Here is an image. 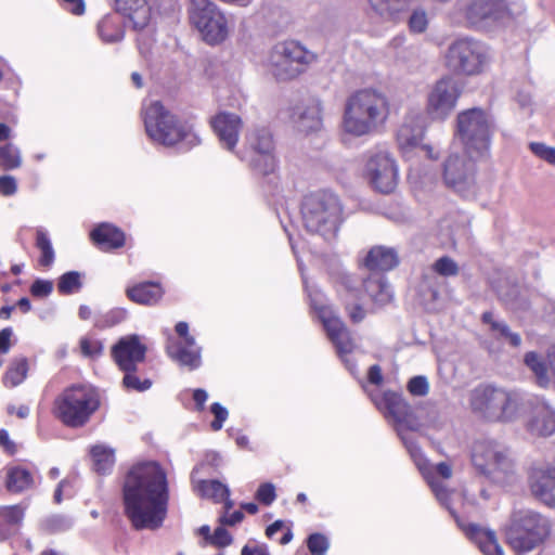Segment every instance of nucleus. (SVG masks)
Wrapping results in <instances>:
<instances>
[{"label":"nucleus","instance_id":"obj_1","mask_svg":"<svg viewBox=\"0 0 555 555\" xmlns=\"http://www.w3.org/2000/svg\"><path fill=\"white\" fill-rule=\"evenodd\" d=\"M122 499L125 514L135 529H158L168 509L167 470L155 461L137 463L125 478Z\"/></svg>","mask_w":555,"mask_h":555},{"label":"nucleus","instance_id":"obj_2","mask_svg":"<svg viewBox=\"0 0 555 555\" xmlns=\"http://www.w3.org/2000/svg\"><path fill=\"white\" fill-rule=\"evenodd\" d=\"M373 401L379 410L386 411L393 417L398 425L399 435L437 500L452 512L449 505L450 492L444 485L438 480V477L443 479H450L452 477L453 470L451 464L440 462L436 465H429L420 447L415 442L409 441L402 435L403 428L411 430H417L420 428V423L414 417L411 406L398 393L392 391H385L380 398H373Z\"/></svg>","mask_w":555,"mask_h":555},{"label":"nucleus","instance_id":"obj_3","mask_svg":"<svg viewBox=\"0 0 555 555\" xmlns=\"http://www.w3.org/2000/svg\"><path fill=\"white\" fill-rule=\"evenodd\" d=\"M388 96L377 89H362L351 94L345 104L341 128L354 138L376 131L388 119Z\"/></svg>","mask_w":555,"mask_h":555},{"label":"nucleus","instance_id":"obj_4","mask_svg":"<svg viewBox=\"0 0 555 555\" xmlns=\"http://www.w3.org/2000/svg\"><path fill=\"white\" fill-rule=\"evenodd\" d=\"M144 126L149 138L165 146L181 143L193 147L202 141L193 124L180 120L158 101L145 107Z\"/></svg>","mask_w":555,"mask_h":555},{"label":"nucleus","instance_id":"obj_5","mask_svg":"<svg viewBox=\"0 0 555 555\" xmlns=\"http://www.w3.org/2000/svg\"><path fill=\"white\" fill-rule=\"evenodd\" d=\"M470 410L489 422H513L520 413L524 399L518 391L480 385L469 392Z\"/></svg>","mask_w":555,"mask_h":555},{"label":"nucleus","instance_id":"obj_6","mask_svg":"<svg viewBox=\"0 0 555 555\" xmlns=\"http://www.w3.org/2000/svg\"><path fill=\"white\" fill-rule=\"evenodd\" d=\"M548 521L532 509H515L508 525L505 526L507 544L517 555L534 550L548 534Z\"/></svg>","mask_w":555,"mask_h":555},{"label":"nucleus","instance_id":"obj_7","mask_svg":"<svg viewBox=\"0 0 555 555\" xmlns=\"http://www.w3.org/2000/svg\"><path fill=\"white\" fill-rule=\"evenodd\" d=\"M304 224L308 231L333 237L341 217L338 197L327 191H320L305 197L301 205Z\"/></svg>","mask_w":555,"mask_h":555},{"label":"nucleus","instance_id":"obj_8","mask_svg":"<svg viewBox=\"0 0 555 555\" xmlns=\"http://www.w3.org/2000/svg\"><path fill=\"white\" fill-rule=\"evenodd\" d=\"M472 462L475 468L492 482L507 486L516 481V469L505 447L494 440L474 443Z\"/></svg>","mask_w":555,"mask_h":555},{"label":"nucleus","instance_id":"obj_9","mask_svg":"<svg viewBox=\"0 0 555 555\" xmlns=\"http://www.w3.org/2000/svg\"><path fill=\"white\" fill-rule=\"evenodd\" d=\"M98 391L91 386H73L55 401V414L67 426L80 427L99 409Z\"/></svg>","mask_w":555,"mask_h":555},{"label":"nucleus","instance_id":"obj_10","mask_svg":"<svg viewBox=\"0 0 555 555\" xmlns=\"http://www.w3.org/2000/svg\"><path fill=\"white\" fill-rule=\"evenodd\" d=\"M457 137L465 153L483 156L489 151L493 121L481 108H470L457 115Z\"/></svg>","mask_w":555,"mask_h":555},{"label":"nucleus","instance_id":"obj_11","mask_svg":"<svg viewBox=\"0 0 555 555\" xmlns=\"http://www.w3.org/2000/svg\"><path fill=\"white\" fill-rule=\"evenodd\" d=\"M456 7L466 22L474 26L513 18L525 9L518 0H459Z\"/></svg>","mask_w":555,"mask_h":555},{"label":"nucleus","instance_id":"obj_12","mask_svg":"<svg viewBox=\"0 0 555 555\" xmlns=\"http://www.w3.org/2000/svg\"><path fill=\"white\" fill-rule=\"evenodd\" d=\"M488 61V48L483 43L470 38L454 40L444 53L446 66L460 75H478L482 73Z\"/></svg>","mask_w":555,"mask_h":555},{"label":"nucleus","instance_id":"obj_13","mask_svg":"<svg viewBox=\"0 0 555 555\" xmlns=\"http://www.w3.org/2000/svg\"><path fill=\"white\" fill-rule=\"evenodd\" d=\"M189 16L192 25L208 44H219L230 34L225 14L209 0H191Z\"/></svg>","mask_w":555,"mask_h":555},{"label":"nucleus","instance_id":"obj_14","mask_svg":"<svg viewBox=\"0 0 555 555\" xmlns=\"http://www.w3.org/2000/svg\"><path fill=\"white\" fill-rule=\"evenodd\" d=\"M314 60L313 53L296 41L275 44L269 53L267 67L280 80L297 77Z\"/></svg>","mask_w":555,"mask_h":555},{"label":"nucleus","instance_id":"obj_15","mask_svg":"<svg viewBox=\"0 0 555 555\" xmlns=\"http://www.w3.org/2000/svg\"><path fill=\"white\" fill-rule=\"evenodd\" d=\"M305 286L310 297L311 307L322 322L328 337L336 346L338 353L340 356L350 353L354 344L343 322L337 318L332 307L327 305L326 298L320 289L308 286L306 281Z\"/></svg>","mask_w":555,"mask_h":555},{"label":"nucleus","instance_id":"obj_16","mask_svg":"<svg viewBox=\"0 0 555 555\" xmlns=\"http://www.w3.org/2000/svg\"><path fill=\"white\" fill-rule=\"evenodd\" d=\"M364 177L375 191L389 194L398 185L399 168L397 160L385 149L372 151L365 162Z\"/></svg>","mask_w":555,"mask_h":555},{"label":"nucleus","instance_id":"obj_17","mask_svg":"<svg viewBox=\"0 0 555 555\" xmlns=\"http://www.w3.org/2000/svg\"><path fill=\"white\" fill-rule=\"evenodd\" d=\"M451 153L443 163V181L446 185L463 197H472L477 193L476 166L474 158Z\"/></svg>","mask_w":555,"mask_h":555},{"label":"nucleus","instance_id":"obj_18","mask_svg":"<svg viewBox=\"0 0 555 555\" xmlns=\"http://www.w3.org/2000/svg\"><path fill=\"white\" fill-rule=\"evenodd\" d=\"M460 89L454 79L444 77L429 90L426 102V115L431 120H444L456 106Z\"/></svg>","mask_w":555,"mask_h":555},{"label":"nucleus","instance_id":"obj_19","mask_svg":"<svg viewBox=\"0 0 555 555\" xmlns=\"http://www.w3.org/2000/svg\"><path fill=\"white\" fill-rule=\"evenodd\" d=\"M246 141L254 152L249 160L251 168L263 176L274 172L276 159L274 155V143L269 129L257 127L249 130L246 135Z\"/></svg>","mask_w":555,"mask_h":555},{"label":"nucleus","instance_id":"obj_20","mask_svg":"<svg viewBox=\"0 0 555 555\" xmlns=\"http://www.w3.org/2000/svg\"><path fill=\"white\" fill-rule=\"evenodd\" d=\"M525 428L532 437L546 438L555 434V408L543 399L530 403Z\"/></svg>","mask_w":555,"mask_h":555},{"label":"nucleus","instance_id":"obj_21","mask_svg":"<svg viewBox=\"0 0 555 555\" xmlns=\"http://www.w3.org/2000/svg\"><path fill=\"white\" fill-rule=\"evenodd\" d=\"M146 353V346L138 335L121 337L112 348V356L124 372L135 371L137 365L143 362Z\"/></svg>","mask_w":555,"mask_h":555},{"label":"nucleus","instance_id":"obj_22","mask_svg":"<svg viewBox=\"0 0 555 555\" xmlns=\"http://www.w3.org/2000/svg\"><path fill=\"white\" fill-rule=\"evenodd\" d=\"M211 127L221 146L233 151L243 127L241 117L234 113L221 112L211 119Z\"/></svg>","mask_w":555,"mask_h":555},{"label":"nucleus","instance_id":"obj_23","mask_svg":"<svg viewBox=\"0 0 555 555\" xmlns=\"http://www.w3.org/2000/svg\"><path fill=\"white\" fill-rule=\"evenodd\" d=\"M426 129L425 117L418 112H409L397 133L399 147L406 152L422 143Z\"/></svg>","mask_w":555,"mask_h":555},{"label":"nucleus","instance_id":"obj_24","mask_svg":"<svg viewBox=\"0 0 555 555\" xmlns=\"http://www.w3.org/2000/svg\"><path fill=\"white\" fill-rule=\"evenodd\" d=\"M531 493L547 505L555 504V468L541 466L532 469L529 477Z\"/></svg>","mask_w":555,"mask_h":555},{"label":"nucleus","instance_id":"obj_25","mask_svg":"<svg viewBox=\"0 0 555 555\" xmlns=\"http://www.w3.org/2000/svg\"><path fill=\"white\" fill-rule=\"evenodd\" d=\"M322 103L318 99L308 100L296 106L293 113V119L301 132L319 131L323 126Z\"/></svg>","mask_w":555,"mask_h":555},{"label":"nucleus","instance_id":"obj_26","mask_svg":"<svg viewBox=\"0 0 555 555\" xmlns=\"http://www.w3.org/2000/svg\"><path fill=\"white\" fill-rule=\"evenodd\" d=\"M392 64L400 70H409L418 62V51L413 44H406V36L398 34L387 43Z\"/></svg>","mask_w":555,"mask_h":555},{"label":"nucleus","instance_id":"obj_27","mask_svg":"<svg viewBox=\"0 0 555 555\" xmlns=\"http://www.w3.org/2000/svg\"><path fill=\"white\" fill-rule=\"evenodd\" d=\"M369 4L382 21L398 25L409 11L411 0H369Z\"/></svg>","mask_w":555,"mask_h":555},{"label":"nucleus","instance_id":"obj_28","mask_svg":"<svg viewBox=\"0 0 555 555\" xmlns=\"http://www.w3.org/2000/svg\"><path fill=\"white\" fill-rule=\"evenodd\" d=\"M192 482L194 490L205 499L212 500L216 503L224 501V508L231 509L233 502L229 499V487L219 480H195L192 474Z\"/></svg>","mask_w":555,"mask_h":555},{"label":"nucleus","instance_id":"obj_29","mask_svg":"<svg viewBox=\"0 0 555 555\" xmlns=\"http://www.w3.org/2000/svg\"><path fill=\"white\" fill-rule=\"evenodd\" d=\"M167 353L172 360L191 371L196 370L202 364L201 348L195 341L192 346H188L184 343L169 341Z\"/></svg>","mask_w":555,"mask_h":555},{"label":"nucleus","instance_id":"obj_30","mask_svg":"<svg viewBox=\"0 0 555 555\" xmlns=\"http://www.w3.org/2000/svg\"><path fill=\"white\" fill-rule=\"evenodd\" d=\"M118 12L127 15L133 27L144 28L151 16V10L145 0H113Z\"/></svg>","mask_w":555,"mask_h":555},{"label":"nucleus","instance_id":"obj_31","mask_svg":"<svg viewBox=\"0 0 555 555\" xmlns=\"http://www.w3.org/2000/svg\"><path fill=\"white\" fill-rule=\"evenodd\" d=\"M399 263L397 251L385 246H375L370 249L364 266L372 271H388Z\"/></svg>","mask_w":555,"mask_h":555},{"label":"nucleus","instance_id":"obj_32","mask_svg":"<svg viewBox=\"0 0 555 555\" xmlns=\"http://www.w3.org/2000/svg\"><path fill=\"white\" fill-rule=\"evenodd\" d=\"M163 294L162 286L154 282H143L126 288V295L131 301L144 306L157 304Z\"/></svg>","mask_w":555,"mask_h":555},{"label":"nucleus","instance_id":"obj_33","mask_svg":"<svg viewBox=\"0 0 555 555\" xmlns=\"http://www.w3.org/2000/svg\"><path fill=\"white\" fill-rule=\"evenodd\" d=\"M464 530L485 555H503V550L494 531L480 528L474 524L468 525Z\"/></svg>","mask_w":555,"mask_h":555},{"label":"nucleus","instance_id":"obj_34","mask_svg":"<svg viewBox=\"0 0 555 555\" xmlns=\"http://www.w3.org/2000/svg\"><path fill=\"white\" fill-rule=\"evenodd\" d=\"M91 238L104 250L119 248L125 244L124 233L119 229L106 223L95 228L91 232Z\"/></svg>","mask_w":555,"mask_h":555},{"label":"nucleus","instance_id":"obj_35","mask_svg":"<svg viewBox=\"0 0 555 555\" xmlns=\"http://www.w3.org/2000/svg\"><path fill=\"white\" fill-rule=\"evenodd\" d=\"M524 362L540 387L547 388L551 386L553 380L548 372V362L546 363L542 356L534 351H529L525 354Z\"/></svg>","mask_w":555,"mask_h":555},{"label":"nucleus","instance_id":"obj_36","mask_svg":"<svg viewBox=\"0 0 555 555\" xmlns=\"http://www.w3.org/2000/svg\"><path fill=\"white\" fill-rule=\"evenodd\" d=\"M100 38L107 43L120 41L124 37L121 18L117 14L104 16L98 24Z\"/></svg>","mask_w":555,"mask_h":555},{"label":"nucleus","instance_id":"obj_37","mask_svg":"<svg viewBox=\"0 0 555 555\" xmlns=\"http://www.w3.org/2000/svg\"><path fill=\"white\" fill-rule=\"evenodd\" d=\"M5 487L11 492H22L33 485V476L22 467L13 466L4 470Z\"/></svg>","mask_w":555,"mask_h":555},{"label":"nucleus","instance_id":"obj_38","mask_svg":"<svg viewBox=\"0 0 555 555\" xmlns=\"http://www.w3.org/2000/svg\"><path fill=\"white\" fill-rule=\"evenodd\" d=\"M28 369V360L25 357L14 358L4 373L3 385L10 388L21 385L27 377Z\"/></svg>","mask_w":555,"mask_h":555},{"label":"nucleus","instance_id":"obj_39","mask_svg":"<svg viewBox=\"0 0 555 555\" xmlns=\"http://www.w3.org/2000/svg\"><path fill=\"white\" fill-rule=\"evenodd\" d=\"M364 287L371 299L377 305H386L392 299V289L383 278L366 280Z\"/></svg>","mask_w":555,"mask_h":555},{"label":"nucleus","instance_id":"obj_40","mask_svg":"<svg viewBox=\"0 0 555 555\" xmlns=\"http://www.w3.org/2000/svg\"><path fill=\"white\" fill-rule=\"evenodd\" d=\"M24 509L20 505L0 507V539L9 534V527L21 524Z\"/></svg>","mask_w":555,"mask_h":555},{"label":"nucleus","instance_id":"obj_41","mask_svg":"<svg viewBox=\"0 0 555 555\" xmlns=\"http://www.w3.org/2000/svg\"><path fill=\"white\" fill-rule=\"evenodd\" d=\"M94 467L96 472L105 474L113 467L115 463L114 451L105 446H94L91 449Z\"/></svg>","mask_w":555,"mask_h":555},{"label":"nucleus","instance_id":"obj_42","mask_svg":"<svg viewBox=\"0 0 555 555\" xmlns=\"http://www.w3.org/2000/svg\"><path fill=\"white\" fill-rule=\"evenodd\" d=\"M485 323L491 326V330L496 333L500 337H504L513 347H518L521 344V338L517 333H512L507 325L494 320L491 312H485L482 315Z\"/></svg>","mask_w":555,"mask_h":555},{"label":"nucleus","instance_id":"obj_43","mask_svg":"<svg viewBox=\"0 0 555 555\" xmlns=\"http://www.w3.org/2000/svg\"><path fill=\"white\" fill-rule=\"evenodd\" d=\"M22 165L20 149L13 143L0 146V166L5 170L16 169Z\"/></svg>","mask_w":555,"mask_h":555},{"label":"nucleus","instance_id":"obj_44","mask_svg":"<svg viewBox=\"0 0 555 555\" xmlns=\"http://www.w3.org/2000/svg\"><path fill=\"white\" fill-rule=\"evenodd\" d=\"M36 245L41 251V257L39 259L40 264L43 267H50L54 261V250L47 232L42 229L37 230Z\"/></svg>","mask_w":555,"mask_h":555},{"label":"nucleus","instance_id":"obj_45","mask_svg":"<svg viewBox=\"0 0 555 555\" xmlns=\"http://www.w3.org/2000/svg\"><path fill=\"white\" fill-rule=\"evenodd\" d=\"M530 152L539 159L555 166V147L544 142L532 141L528 144Z\"/></svg>","mask_w":555,"mask_h":555},{"label":"nucleus","instance_id":"obj_46","mask_svg":"<svg viewBox=\"0 0 555 555\" xmlns=\"http://www.w3.org/2000/svg\"><path fill=\"white\" fill-rule=\"evenodd\" d=\"M81 287L80 273L70 271L64 273L59 281L57 288L62 294H72L79 291Z\"/></svg>","mask_w":555,"mask_h":555},{"label":"nucleus","instance_id":"obj_47","mask_svg":"<svg viewBox=\"0 0 555 555\" xmlns=\"http://www.w3.org/2000/svg\"><path fill=\"white\" fill-rule=\"evenodd\" d=\"M433 270L443 278H449L459 273V266L452 258L443 256L434 262Z\"/></svg>","mask_w":555,"mask_h":555},{"label":"nucleus","instance_id":"obj_48","mask_svg":"<svg viewBox=\"0 0 555 555\" xmlns=\"http://www.w3.org/2000/svg\"><path fill=\"white\" fill-rule=\"evenodd\" d=\"M409 29L413 34H422L428 27V16L423 9H416L409 17Z\"/></svg>","mask_w":555,"mask_h":555},{"label":"nucleus","instance_id":"obj_49","mask_svg":"<svg viewBox=\"0 0 555 555\" xmlns=\"http://www.w3.org/2000/svg\"><path fill=\"white\" fill-rule=\"evenodd\" d=\"M122 384L127 389L139 392L145 391L152 387V382L149 378L140 379L134 374V371L126 372Z\"/></svg>","mask_w":555,"mask_h":555},{"label":"nucleus","instance_id":"obj_50","mask_svg":"<svg viewBox=\"0 0 555 555\" xmlns=\"http://www.w3.org/2000/svg\"><path fill=\"white\" fill-rule=\"evenodd\" d=\"M308 548L313 555H324L328 548L326 537L320 533H313L308 539Z\"/></svg>","mask_w":555,"mask_h":555},{"label":"nucleus","instance_id":"obj_51","mask_svg":"<svg viewBox=\"0 0 555 555\" xmlns=\"http://www.w3.org/2000/svg\"><path fill=\"white\" fill-rule=\"evenodd\" d=\"M80 349L85 357L95 358L102 353L103 346L100 340L83 337L80 339Z\"/></svg>","mask_w":555,"mask_h":555},{"label":"nucleus","instance_id":"obj_52","mask_svg":"<svg viewBox=\"0 0 555 555\" xmlns=\"http://www.w3.org/2000/svg\"><path fill=\"white\" fill-rule=\"evenodd\" d=\"M408 390L413 396H426L429 390L427 378L422 375L412 377L408 383Z\"/></svg>","mask_w":555,"mask_h":555},{"label":"nucleus","instance_id":"obj_53","mask_svg":"<svg viewBox=\"0 0 555 555\" xmlns=\"http://www.w3.org/2000/svg\"><path fill=\"white\" fill-rule=\"evenodd\" d=\"M275 498V487L271 482L260 485L256 492V499L264 505L272 504Z\"/></svg>","mask_w":555,"mask_h":555},{"label":"nucleus","instance_id":"obj_54","mask_svg":"<svg viewBox=\"0 0 555 555\" xmlns=\"http://www.w3.org/2000/svg\"><path fill=\"white\" fill-rule=\"evenodd\" d=\"M210 410L215 416V420L211 422L210 426L212 430L218 431L222 428L224 421L228 418L229 412L218 402L212 403Z\"/></svg>","mask_w":555,"mask_h":555},{"label":"nucleus","instance_id":"obj_55","mask_svg":"<svg viewBox=\"0 0 555 555\" xmlns=\"http://www.w3.org/2000/svg\"><path fill=\"white\" fill-rule=\"evenodd\" d=\"M232 542V537L227 529L223 527L216 528L214 534L210 538V543L217 545L219 547H224L230 545Z\"/></svg>","mask_w":555,"mask_h":555},{"label":"nucleus","instance_id":"obj_56","mask_svg":"<svg viewBox=\"0 0 555 555\" xmlns=\"http://www.w3.org/2000/svg\"><path fill=\"white\" fill-rule=\"evenodd\" d=\"M72 525V519L63 515H54L48 519V527L53 531H65Z\"/></svg>","mask_w":555,"mask_h":555},{"label":"nucleus","instance_id":"obj_57","mask_svg":"<svg viewBox=\"0 0 555 555\" xmlns=\"http://www.w3.org/2000/svg\"><path fill=\"white\" fill-rule=\"evenodd\" d=\"M17 191V183L13 176L0 177V194L3 196L14 195Z\"/></svg>","mask_w":555,"mask_h":555},{"label":"nucleus","instance_id":"obj_58","mask_svg":"<svg viewBox=\"0 0 555 555\" xmlns=\"http://www.w3.org/2000/svg\"><path fill=\"white\" fill-rule=\"evenodd\" d=\"M53 289V284L46 280H36L30 288V292L36 297H46L50 295Z\"/></svg>","mask_w":555,"mask_h":555},{"label":"nucleus","instance_id":"obj_59","mask_svg":"<svg viewBox=\"0 0 555 555\" xmlns=\"http://www.w3.org/2000/svg\"><path fill=\"white\" fill-rule=\"evenodd\" d=\"M176 332L180 337L178 343H184L188 346L194 345L195 338L189 334V324L186 322L177 323Z\"/></svg>","mask_w":555,"mask_h":555},{"label":"nucleus","instance_id":"obj_60","mask_svg":"<svg viewBox=\"0 0 555 555\" xmlns=\"http://www.w3.org/2000/svg\"><path fill=\"white\" fill-rule=\"evenodd\" d=\"M127 311L125 309H116L109 311L105 315L103 326H113L119 322H121L126 318Z\"/></svg>","mask_w":555,"mask_h":555},{"label":"nucleus","instance_id":"obj_61","mask_svg":"<svg viewBox=\"0 0 555 555\" xmlns=\"http://www.w3.org/2000/svg\"><path fill=\"white\" fill-rule=\"evenodd\" d=\"M230 509L225 508L224 514L220 517V522L222 525L233 526L241 522L244 518V514L241 511H235L233 513H229Z\"/></svg>","mask_w":555,"mask_h":555},{"label":"nucleus","instance_id":"obj_62","mask_svg":"<svg viewBox=\"0 0 555 555\" xmlns=\"http://www.w3.org/2000/svg\"><path fill=\"white\" fill-rule=\"evenodd\" d=\"M13 331L11 327H5L0 331V352L8 353L11 349V338Z\"/></svg>","mask_w":555,"mask_h":555},{"label":"nucleus","instance_id":"obj_63","mask_svg":"<svg viewBox=\"0 0 555 555\" xmlns=\"http://www.w3.org/2000/svg\"><path fill=\"white\" fill-rule=\"evenodd\" d=\"M65 9L75 15H80L85 12L83 0H63Z\"/></svg>","mask_w":555,"mask_h":555},{"label":"nucleus","instance_id":"obj_64","mask_svg":"<svg viewBox=\"0 0 555 555\" xmlns=\"http://www.w3.org/2000/svg\"><path fill=\"white\" fill-rule=\"evenodd\" d=\"M347 310H348V313H349V317L350 319L354 322V323H358V322H361L364 317H365V311L362 309L361 306H350L348 302H347Z\"/></svg>","mask_w":555,"mask_h":555}]
</instances>
